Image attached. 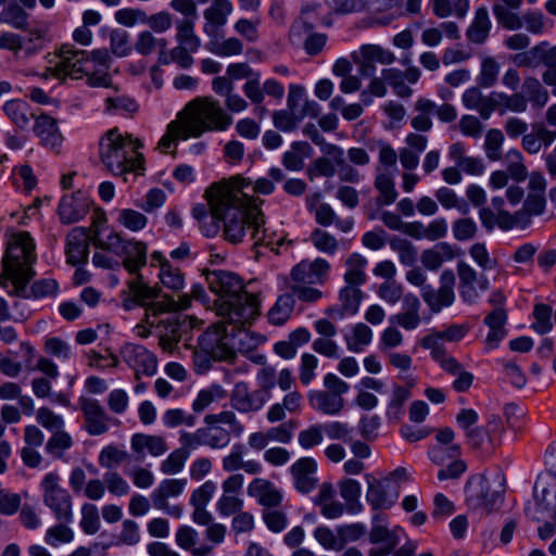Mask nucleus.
Returning <instances> with one entry per match:
<instances>
[{"instance_id":"58836bf2","label":"nucleus","mask_w":556,"mask_h":556,"mask_svg":"<svg viewBox=\"0 0 556 556\" xmlns=\"http://www.w3.org/2000/svg\"><path fill=\"white\" fill-rule=\"evenodd\" d=\"M435 109L437 104L433 101L427 98H419L415 102V110L418 114L412 118V127L417 131H429L432 128L431 115Z\"/></svg>"},{"instance_id":"09e8293b","label":"nucleus","mask_w":556,"mask_h":556,"mask_svg":"<svg viewBox=\"0 0 556 556\" xmlns=\"http://www.w3.org/2000/svg\"><path fill=\"white\" fill-rule=\"evenodd\" d=\"M507 173L517 182L526 180L528 168L525 165L522 153L518 149H510L504 155Z\"/></svg>"},{"instance_id":"2f4dec72","label":"nucleus","mask_w":556,"mask_h":556,"mask_svg":"<svg viewBox=\"0 0 556 556\" xmlns=\"http://www.w3.org/2000/svg\"><path fill=\"white\" fill-rule=\"evenodd\" d=\"M302 400L300 392H288L280 403H275L268 408L266 419L269 422L275 424L285 420L287 413H299L302 408Z\"/></svg>"},{"instance_id":"79ce46f5","label":"nucleus","mask_w":556,"mask_h":556,"mask_svg":"<svg viewBox=\"0 0 556 556\" xmlns=\"http://www.w3.org/2000/svg\"><path fill=\"white\" fill-rule=\"evenodd\" d=\"M367 260L359 253H352L345 261L344 281L348 285L361 286L366 281L365 267Z\"/></svg>"},{"instance_id":"ddd939ff","label":"nucleus","mask_w":556,"mask_h":556,"mask_svg":"<svg viewBox=\"0 0 556 556\" xmlns=\"http://www.w3.org/2000/svg\"><path fill=\"white\" fill-rule=\"evenodd\" d=\"M122 359L135 371V379L139 381L141 376L151 377L157 370V358L147 348L136 343H125L121 348Z\"/></svg>"},{"instance_id":"f704fd0d","label":"nucleus","mask_w":556,"mask_h":556,"mask_svg":"<svg viewBox=\"0 0 556 556\" xmlns=\"http://www.w3.org/2000/svg\"><path fill=\"white\" fill-rule=\"evenodd\" d=\"M187 481L185 479H166L153 491L151 497L154 507L165 509L167 507V498L181 494Z\"/></svg>"},{"instance_id":"6ab92c4d","label":"nucleus","mask_w":556,"mask_h":556,"mask_svg":"<svg viewBox=\"0 0 556 556\" xmlns=\"http://www.w3.org/2000/svg\"><path fill=\"white\" fill-rule=\"evenodd\" d=\"M270 399L266 391H249L247 383H236L230 395L231 406L240 413L260 410Z\"/></svg>"},{"instance_id":"f8f14e48","label":"nucleus","mask_w":556,"mask_h":556,"mask_svg":"<svg viewBox=\"0 0 556 556\" xmlns=\"http://www.w3.org/2000/svg\"><path fill=\"white\" fill-rule=\"evenodd\" d=\"M493 482L485 476H473L466 483V501L473 509L488 513L502 502V491L493 489Z\"/></svg>"},{"instance_id":"ea45409f","label":"nucleus","mask_w":556,"mask_h":556,"mask_svg":"<svg viewBox=\"0 0 556 556\" xmlns=\"http://www.w3.org/2000/svg\"><path fill=\"white\" fill-rule=\"evenodd\" d=\"M522 89L527 94V100L535 109H542L548 102L549 94L547 89L534 76H526L522 84Z\"/></svg>"},{"instance_id":"e433bc0d","label":"nucleus","mask_w":556,"mask_h":556,"mask_svg":"<svg viewBox=\"0 0 556 556\" xmlns=\"http://www.w3.org/2000/svg\"><path fill=\"white\" fill-rule=\"evenodd\" d=\"M208 204L212 207V218H203L200 222L203 233L207 237L215 236L222 227V217L217 216L215 212V204L222 200V186L220 182L212 186L207 191Z\"/></svg>"},{"instance_id":"6e6552de","label":"nucleus","mask_w":556,"mask_h":556,"mask_svg":"<svg viewBox=\"0 0 556 556\" xmlns=\"http://www.w3.org/2000/svg\"><path fill=\"white\" fill-rule=\"evenodd\" d=\"M105 249L113 250L123 266L131 275H140L147 264V244L142 241L125 240L117 232H111L104 241L98 243Z\"/></svg>"},{"instance_id":"a19ab883","label":"nucleus","mask_w":556,"mask_h":556,"mask_svg":"<svg viewBox=\"0 0 556 556\" xmlns=\"http://www.w3.org/2000/svg\"><path fill=\"white\" fill-rule=\"evenodd\" d=\"M192 137L187 130L180 118L170 122L167 125L166 132L157 143V150L162 153H167L172 146H176L177 140H187Z\"/></svg>"},{"instance_id":"7ed1b4c3","label":"nucleus","mask_w":556,"mask_h":556,"mask_svg":"<svg viewBox=\"0 0 556 556\" xmlns=\"http://www.w3.org/2000/svg\"><path fill=\"white\" fill-rule=\"evenodd\" d=\"M210 290L217 295L214 308L228 323L251 325L260 315V302L255 294L244 290L243 280L225 270H206Z\"/></svg>"},{"instance_id":"603ef678","label":"nucleus","mask_w":556,"mask_h":556,"mask_svg":"<svg viewBox=\"0 0 556 556\" xmlns=\"http://www.w3.org/2000/svg\"><path fill=\"white\" fill-rule=\"evenodd\" d=\"M390 248L394 251L400 262L405 266H413L418 257L416 247L407 239L394 237L390 240Z\"/></svg>"},{"instance_id":"dca6fc26","label":"nucleus","mask_w":556,"mask_h":556,"mask_svg":"<svg viewBox=\"0 0 556 556\" xmlns=\"http://www.w3.org/2000/svg\"><path fill=\"white\" fill-rule=\"evenodd\" d=\"M243 476L233 473L222 483V495L216 502V510L223 517H229L243 508V500L240 497L243 488Z\"/></svg>"},{"instance_id":"de8ad7c7","label":"nucleus","mask_w":556,"mask_h":556,"mask_svg":"<svg viewBox=\"0 0 556 556\" xmlns=\"http://www.w3.org/2000/svg\"><path fill=\"white\" fill-rule=\"evenodd\" d=\"M242 91L248 100L255 105L254 112L262 117L266 114V108L261 104L264 101L263 86L260 80V75L255 74L252 78L248 79L243 86Z\"/></svg>"},{"instance_id":"39448f33","label":"nucleus","mask_w":556,"mask_h":556,"mask_svg":"<svg viewBox=\"0 0 556 556\" xmlns=\"http://www.w3.org/2000/svg\"><path fill=\"white\" fill-rule=\"evenodd\" d=\"M127 282L128 290L123 292V306L129 311L137 305L146 307V317L152 326L151 317H156L166 313L184 311L190 307V299L188 295H179L178 300H174L169 295L161 296L160 290L148 286L142 281L141 275Z\"/></svg>"},{"instance_id":"4468645a","label":"nucleus","mask_w":556,"mask_h":556,"mask_svg":"<svg viewBox=\"0 0 556 556\" xmlns=\"http://www.w3.org/2000/svg\"><path fill=\"white\" fill-rule=\"evenodd\" d=\"M458 276V292L460 299L467 304H473L478 301L480 292L488 289L489 281L483 275L465 261H459L456 265Z\"/></svg>"},{"instance_id":"c756f323","label":"nucleus","mask_w":556,"mask_h":556,"mask_svg":"<svg viewBox=\"0 0 556 556\" xmlns=\"http://www.w3.org/2000/svg\"><path fill=\"white\" fill-rule=\"evenodd\" d=\"M130 447L135 454L143 456L147 450L152 456L159 457L168 450L166 440L157 434L135 433L130 438Z\"/></svg>"},{"instance_id":"bf43d9fd","label":"nucleus","mask_w":556,"mask_h":556,"mask_svg":"<svg viewBox=\"0 0 556 556\" xmlns=\"http://www.w3.org/2000/svg\"><path fill=\"white\" fill-rule=\"evenodd\" d=\"M72 445V437L62 429L60 431L53 432L46 444V451L48 454L55 458H62L64 453L70 450Z\"/></svg>"},{"instance_id":"0eeeda50","label":"nucleus","mask_w":556,"mask_h":556,"mask_svg":"<svg viewBox=\"0 0 556 556\" xmlns=\"http://www.w3.org/2000/svg\"><path fill=\"white\" fill-rule=\"evenodd\" d=\"M178 117L194 138L206 131H224L232 124L231 115L219 102L207 97L188 102Z\"/></svg>"},{"instance_id":"a878e982","label":"nucleus","mask_w":556,"mask_h":556,"mask_svg":"<svg viewBox=\"0 0 556 556\" xmlns=\"http://www.w3.org/2000/svg\"><path fill=\"white\" fill-rule=\"evenodd\" d=\"M34 132L41 144L48 149L59 148L63 141L62 134L58 127V121L49 115L41 114L35 119Z\"/></svg>"},{"instance_id":"1a4fd4ad","label":"nucleus","mask_w":556,"mask_h":556,"mask_svg":"<svg viewBox=\"0 0 556 556\" xmlns=\"http://www.w3.org/2000/svg\"><path fill=\"white\" fill-rule=\"evenodd\" d=\"M324 386L327 390L312 391L308 394L311 406L325 415H339L345 405L343 394L349 391V384L334 374H327Z\"/></svg>"},{"instance_id":"aec40b11","label":"nucleus","mask_w":556,"mask_h":556,"mask_svg":"<svg viewBox=\"0 0 556 556\" xmlns=\"http://www.w3.org/2000/svg\"><path fill=\"white\" fill-rule=\"evenodd\" d=\"M329 269V262L317 257L314 261L300 262L292 268L290 276L295 283H323L327 279Z\"/></svg>"},{"instance_id":"3c124183","label":"nucleus","mask_w":556,"mask_h":556,"mask_svg":"<svg viewBox=\"0 0 556 556\" xmlns=\"http://www.w3.org/2000/svg\"><path fill=\"white\" fill-rule=\"evenodd\" d=\"M0 22L16 29L26 30L28 26V13L18 4L11 3L1 11Z\"/></svg>"},{"instance_id":"a18cd8bd","label":"nucleus","mask_w":556,"mask_h":556,"mask_svg":"<svg viewBox=\"0 0 556 556\" xmlns=\"http://www.w3.org/2000/svg\"><path fill=\"white\" fill-rule=\"evenodd\" d=\"M194 25L193 18H182L176 22V41L191 51H197L201 45L200 38L194 33Z\"/></svg>"},{"instance_id":"13d9d810","label":"nucleus","mask_w":556,"mask_h":556,"mask_svg":"<svg viewBox=\"0 0 556 556\" xmlns=\"http://www.w3.org/2000/svg\"><path fill=\"white\" fill-rule=\"evenodd\" d=\"M159 278L162 285L174 291L178 292L184 289L185 286V277L181 270L178 267L173 266L172 264H164L163 268L160 269Z\"/></svg>"},{"instance_id":"bb28decb","label":"nucleus","mask_w":556,"mask_h":556,"mask_svg":"<svg viewBox=\"0 0 556 556\" xmlns=\"http://www.w3.org/2000/svg\"><path fill=\"white\" fill-rule=\"evenodd\" d=\"M88 247L89 241L86 230L80 227L73 228L66 237L67 263L74 266L86 263Z\"/></svg>"},{"instance_id":"412c9836","label":"nucleus","mask_w":556,"mask_h":556,"mask_svg":"<svg viewBox=\"0 0 556 556\" xmlns=\"http://www.w3.org/2000/svg\"><path fill=\"white\" fill-rule=\"evenodd\" d=\"M365 479L368 485L366 500L374 509H387L395 503L397 493L390 491L388 479L379 480L371 475H366Z\"/></svg>"},{"instance_id":"5fc2aeb1","label":"nucleus","mask_w":556,"mask_h":556,"mask_svg":"<svg viewBox=\"0 0 556 556\" xmlns=\"http://www.w3.org/2000/svg\"><path fill=\"white\" fill-rule=\"evenodd\" d=\"M204 439V445L210 446L211 448H224L226 447L231 439L230 431L224 429L219 426H206L201 428Z\"/></svg>"},{"instance_id":"8fccbe9b","label":"nucleus","mask_w":556,"mask_h":556,"mask_svg":"<svg viewBox=\"0 0 556 556\" xmlns=\"http://www.w3.org/2000/svg\"><path fill=\"white\" fill-rule=\"evenodd\" d=\"M204 422L208 426H218V424L226 425L229 428L227 431H230V434H233L235 437H240L244 431L243 425L237 419L236 414L231 410H224L218 414H208L204 417Z\"/></svg>"},{"instance_id":"f257e3e1","label":"nucleus","mask_w":556,"mask_h":556,"mask_svg":"<svg viewBox=\"0 0 556 556\" xmlns=\"http://www.w3.org/2000/svg\"><path fill=\"white\" fill-rule=\"evenodd\" d=\"M222 200L216 202L215 212L222 217L224 237L231 243L241 242L248 231L255 244H269L266 241L265 219L257 199L244 192L250 186L242 177L220 182Z\"/></svg>"},{"instance_id":"9d476101","label":"nucleus","mask_w":556,"mask_h":556,"mask_svg":"<svg viewBox=\"0 0 556 556\" xmlns=\"http://www.w3.org/2000/svg\"><path fill=\"white\" fill-rule=\"evenodd\" d=\"M43 504L51 509L54 517L62 522L73 519V502L70 492L61 485L59 473L52 471L41 480Z\"/></svg>"},{"instance_id":"393cba45","label":"nucleus","mask_w":556,"mask_h":556,"mask_svg":"<svg viewBox=\"0 0 556 556\" xmlns=\"http://www.w3.org/2000/svg\"><path fill=\"white\" fill-rule=\"evenodd\" d=\"M287 106L293 111L298 119L303 121L306 116L317 117L320 113V106L314 100L307 99L305 89L299 85H291L287 98Z\"/></svg>"},{"instance_id":"2eb2a0df","label":"nucleus","mask_w":556,"mask_h":556,"mask_svg":"<svg viewBox=\"0 0 556 556\" xmlns=\"http://www.w3.org/2000/svg\"><path fill=\"white\" fill-rule=\"evenodd\" d=\"M455 280L454 271L445 269L440 275V287L438 289L430 286L422 290L421 298L432 313H439L454 303Z\"/></svg>"},{"instance_id":"cd10ccee","label":"nucleus","mask_w":556,"mask_h":556,"mask_svg":"<svg viewBox=\"0 0 556 556\" xmlns=\"http://www.w3.org/2000/svg\"><path fill=\"white\" fill-rule=\"evenodd\" d=\"M462 101L467 109L477 111L483 119H488L498 106L496 93L484 96L478 87L467 89Z\"/></svg>"},{"instance_id":"37998d69","label":"nucleus","mask_w":556,"mask_h":556,"mask_svg":"<svg viewBox=\"0 0 556 556\" xmlns=\"http://www.w3.org/2000/svg\"><path fill=\"white\" fill-rule=\"evenodd\" d=\"M372 330L364 323H357L351 330V334L345 337L346 348L354 353H361L365 346L372 341Z\"/></svg>"},{"instance_id":"20e7f679","label":"nucleus","mask_w":556,"mask_h":556,"mask_svg":"<svg viewBox=\"0 0 556 556\" xmlns=\"http://www.w3.org/2000/svg\"><path fill=\"white\" fill-rule=\"evenodd\" d=\"M139 140H131L118 131L117 128L108 130L99 142V155L105 168L115 176L127 173L141 174L143 170V155Z\"/></svg>"},{"instance_id":"680f3d73","label":"nucleus","mask_w":556,"mask_h":556,"mask_svg":"<svg viewBox=\"0 0 556 556\" xmlns=\"http://www.w3.org/2000/svg\"><path fill=\"white\" fill-rule=\"evenodd\" d=\"M339 492L345 503L354 510L357 504V510L362 508L359 497L362 494L361 483L354 479H343L338 483Z\"/></svg>"},{"instance_id":"473e14b6","label":"nucleus","mask_w":556,"mask_h":556,"mask_svg":"<svg viewBox=\"0 0 556 556\" xmlns=\"http://www.w3.org/2000/svg\"><path fill=\"white\" fill-rule=\"evenodd\" d=\"M399 528L390 530L388 527L387 516L382 514H376L372 517V527L369 532V541L372 544H380L395 547L399 544Z\"/></svg>"},{"instance_id":"f03ea898","label":"nucleus","mask_w":556,"mask_h":556,"mask_svg":"<svg viewBox=\"0 0 556 556\" xmlns=\"http://www.w3.org/2000/svg\"><path fill=\"white\" fill-rule=\"evenodd\" d=\"M35 262V242L30 235L25 231L13 235L2 260L1 285L7 288L11 283L13 286L12 293L23 298L55 295L59 285L54 279L50 278L34 282L29 291L27 290V283L35 276L33 269Z\"/></svg>"},{"instance_id":"a211bd4d","label":"nucleus","mask_w":556,"mask_h":556,"mask_svg":"<svg viewBox=\"0 0 556 556\" xmlns=\"http://www.w3.org/2000/svg\"><path fill=\"white\" fill-rule=\"evenodd\" d=\"M535 507L533 518L542 521L545 515L556 519V479H541L534 488Z\"/></svg>"},{"instance_id":"49530a36","label":"nucleus","mask_w":556,"mask_h":556,"mask_svg":"<svg viewBox=\"0 0 556 556\" xmlns=\"http://www.w3.org/2000/svg\"><path fill=\"white\" fill-rule=\"evenodd\" d=\"M294 304L295 301L292 294L285 293L280 295L268 312L269 321L277 326L283 325L290 318Z\"/></svg>"},{"instance_id":"6e6d98bb","label":"nucleus","mask_w":556,"mask_h":556,"mask_svg":"<svg viewBox=\"0 0 556 556\" xmlns=\"http://www.w3.org/2000/svg\"><path fill=\"white\" fill-rule=\"evenodd\" d=\"M105 238L96 237L93 239V244L99 252H96L92 256V263L96 267H100L103 269H118L121 268V261L118 256H116L113 250L105 249L104 247L99 245V241H104Z\"/></svg>"},{"instance_id":"c9c22d12","label":"nucleus","mask_w":556,"mask_h":556,"mask_svg":"<svg viewBox=\"0 0 556 556\" xmlns=\"http://www.w3.org/2000/svg\"><path fill=\"white\" fill-rule=\"evenodd\" d=\"M490 29L491 21L488 9L484 7L478 8L475 12L473 20L466 31L468 39L473 43L481 45L488 39Z\"/></svg>"},{"instance_id":"b1692460","label":"nucleus","mask_w":556,"mask_h":556,"mask_svg":"<svg viewBox=\"0 0 556 556\" xmlns=\"http://www.w3.org/2000/svg\"><path fill=\"white\" fill-rule=\"evenodd\" d=\"M89 211V200L80 191L63 195L58 207L61 222L73 224L81 219Z\"/></svg>"},{"instance_id":"774afa93","label":"nucleus","mask_w":556,"mask_h":556,"mask_svg":"<svg viewBox=\"0 0 556 556\" xmlns=\"http://www.w3.org/2000/svg\"><path fill=\"white\" fill-rule=\"evenodd\" d=\"M225 391L220 386H212L208 389H203L198 392L192 402V409L195 413H201L207 408L214 401L223 399Z\"/></svg>"},{"instance_id":"c03bdc74","label":"nucleus","mask_w":556,"mask_h":556,"mask_svg":"<svg viewBox=\"0 0 556 556\" xmlns=\"http://www.w3.org/2000/svg\"><path fill=\"white\" fill-rule=\"evenodd\" d=\"M129 453L114 444L105 445L99 454V465L109 471L119 467L122 464L129 462Z\"/></svg>"},{"instance_id":"864d4df0","label":"nucleus","mask_w":556,"mask_h":556,"mask_svg":"<svg viewBox=\"0 0 556 556\" xmlns=\"http://www.w3.org/2000/svg\"><path fill=\"white\" fill-rule=\"evenodd\" d=\"M501 65L493 56H484L481 61L480 73L477 77V83L480 87L491 88L498 78Z\"/></svg>"},{"instance_id":"7c9ffc66","label":"nucleus","mask_w":556,"mask_h":556,"mask_svg":"<svg viewBox=\"0 0 556 556\" xmlns=\"http://www.w3.org/2000/svg\"><path fill=\"white\" fill-rule=\"evenodd\" d=\"M455 257V249L447 242H440L430 249L424 250L420 262L426 269L437 271L444 262L452 261Z\"/></svg>"},{"instance_id":"4d7b16f0","label":"nucleus","mask_w":556,"mask_h":556,"mask_svg":"<svg viewBox=\"0 0 556 556\" xmlns=\"http://www.w3.org/2000/svg\"><path fill=\"white\" fill-rule=\"evenodd\" d=\"M359 54L363 59L371 61L372 63H380L382 65H391L396 60L394 53L378 45H364L359 49Z\"/></svg>"},{"instance_id":"c85d7f7f","label":"nucleus","mask_w":556,"mask_h":556,"mask_svg":"<svg viewBox=\"0 0 556 556\" xmlns=\"http://www.w3.org/2000/svg\"><path fill=\"white\" fill-rule=\"evenodd\" d=\"M232 10L233 8L229 0H213L211 5L203 12L206 21L203 31L208 36L215 35L217 29L227 23Z\"/></svg>"},{"instance_id":"052dcab7","label":"nucleus","mask_w":556,"mask_h":556,"mask_svg":"<svg viewBox=\"0 0 556 556\" xmlns=\"http://www.w3.org/2000/svg\"><path fill=\"white\" fill-rule=\"evenodd\" d=\"M357 287L358 286L356 285L346 283V286L340 291L339 299L341 301V306L346 314L354 315L359 308L363 293Z\"/></svg>"},{"instance_id":"338daca9","label":"nucleus","mask_w":556,"mask_h":556,"mask_svg":"<svg viewBox=\"0 0 556 556\" xmlns=\"http://www.w3.org/2000/svg\"><path fill=\"white\" fill-rule=\"evenodd\" d=\"M188 458L186 448H176L162 462L160 469L164 475H176L182 470Z\"/></svg>"},{"instance_id":"72a5a7b5","label":"nucleus","mask_w":556,"mask_h":556,"mask_svg":"<svg viewBox=\"0 0 556 556\" xmlns=\"http://www.w3.org/2000/svg\"><path fill=\"white\" fill-rule=\"evenodd\" d=\"M395 168H377L375 177V188L379 192L377 203L379 205H390L394 203L397 198V191L395 189L394 174Z\"/></svg>"},{"instance_id":"0e129e2a","label":"nucleus","mask_w":556,"mask_h":556,"mask_svg":"<svg viewBox=\"0 0 556 556\" xmlns=\"http://www.w3.org/2000/svg\"><path fill=\"white\" fill-rule=\"evenodd\" d=\"M493 14L497 23L507 30H518L522 27V16L520 17L501 3L493 5Z\"/></svg>"},{"instance_id":"69168bd1","label":"nucleus","mask_w":556,"mask_h":556,"mask_svg":"<svg viewBox=\"0 0 556 556\" xmlns=\"http://www.w3.org/2000/svg\"><path fill=\"white\" fill-rule=\"evenodd\" d=\"M195 420V416L188 414L181 408H169L162 415V421L166 428H176L179 426L193 427Z\"/></svg>"},{"instance_id":"5701e85b","label":"nucleus","mask_w":556,"mask_h":556,"mask_svg":"<svg viewBox=\"0 0 556 556\" xmlns=\"http://www.w3.org/2000/svg\"><path fill=\"white\" fill-rule=\"evenodd\" d=\"M248 494L265 507L264 509L278 507L283 501L282 492L273 482L264 478L253 479L248 485Z\"/></svg>"},{"instance_id":"4be33fe9","label":"nucleus","mask_w":556,"mask_h":556,"mask_svg":"<svg viewBox=\"0 0 556 556\" xmlns=\"http://www.w3.org/2000/svg\"><path fill=\"white\" fill-rule=\"evenodd\" d=\"M316 471L317 463L312 457H302L293 463L290 467V472L295 489L303 494L313 491L318 483V479L315 477Z\"/></svg>"},{"instance_id":"e2e57ef3","label":"nucleus","mask_w":556,"mask_h":556,"mask_svg":"<svg viewBox=\"0 0 556 556\" xmlns=\"http://www.w3.org/2000/svg\"><path fill=\"white\" fill-rule=\"evenodd\" d=\"M462 450L459 444L452 445H434L429 452L428 456L430 460L437 466H444L452 459L460 456Z\"/></svg>"},{"instance_id":"4c0bfd02","label":"nucleus","mask_w":556,"mask_h":556,"mask_svg":"<svg viewBox=\"0 0 556 556\" xmlns=\"http://www.w3.org/2000/svg\"><path fill=\"white\" fill-rule=\"evenodd\" d=\"M3 112L10 121L21 129L29 127L30 119L34 114L29 110V105L22 100H10L3 105Z\"/></svg>"},{"instance_id":"f3484780","label":"nucleus","mask_w":556,"mask_h":556,"mask_svg":"<svg viewBox=\"0 0 556 556\" xmlns=\"http://www.w3.org/2000/svg\"><path fill=\"white\" fill-rule=\"evenodd\" d=\"M79 407L84 414L85 430L90 435H101L109 431L114 419L96 399L80 397ZM118 421L115 420V424Z\"/></svg>"},{"instance_id":"423d86ee","label":"nucleus","mask_w":556,"mask_h":556,"mask_svg":"<svg viewBox=\"0 0 556 556\" xmlns=\"http://www.w3.org/2000/svg\"><path fill=\"white\" fill-rule=\"evenodd\" d=\"M248 326L239 325V323H228L222 318L220 321L208 327L200 337L199 346L205 353H208L211 358L230 361L235 357L236 351L250 348Z\"/></svg>"},{"instance_id":"9b49d317","label":"nucleus","mask_w":556,"mask_h":556,"mask_svg":"<svg viewBox=\"0 0 556 556\" xmlns=\"http://www.w3.org/2000/svg\"><path fill=\"white\" fill-rule=\"evenodd\" d=\"M59 61L53 68H49L51 75L64 79L71 77L79 79L90 72V58L87 51L77 50L72 46L64 45L59 51Z\"/></svg>"}]
</instances>
